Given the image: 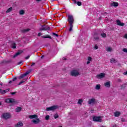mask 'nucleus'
I'll use <instances>...</instances> for the list:
<instances>
[{
	"label": "nucleus",
	"instance_id": "f257e3e1",
	"mask_svg": "<svg viewBox=\"0 0 127 127\" xmlns=\"http://www.w3.org/2000/svg\"><path fill=\"white\" fill-rule=\"evenodd\" d=\"M67 21L69 24H73L74 23V16L73 15H68Z\"/></svg>",
	"mask_w": 127,
	"mask_h": 127
},
{
	"label": "nucleus",
	"instance_id": "f03ea898",
	"mask_svg": "<svg viewBox=\"0 0 127 127\" xmlns=\"http://www.w3.org/2000/svg\"><path fill=\"white\" fill-rule=\"evenodd\" d=\"M2 118L4 119V120H8V119L11 118V115L9 113H4L2 115Z\"/></svg>",
	"mask_w": 127,
	"mask_h": 127
},
{
	"label": "nucleus",
	"instance_id": "7ed1b4c3",
	"mask_svg": "<svg viewBox=\"0 0 127 127\" xmlns=\"http://www.w3.org/2000/svg\"><path fill=\"white\" fill-rule=\"evenodd\" d=\"M71 76L72 77H78L80 75V73L76 70H73L70 72Z\"/></svg>",
	"mask_w": 127,
	"mask_h": 127
},
{
	"label": "nucleus",
	"instance_id": "20e7f679",
	"mask_svg": "<svg viewBox=\"0 0 127 127\" xmlns=\"http://www.w3.org/2000/svg\"><path fill=\"white\" fill-rule=\"evenodd\" d=\"M93 122H96V123H101L102 122V119H101V117L100 116H94L93 118Z\"/></svg>",
	"mask_w": 127,
	"mask_h": 127
},
{
	"label": "nucleus",
	"instance_id": "39448f33",
	"mask_svg": "<svg viewBox=\"0 0 127 127\" xmlns=\"http://www.w3.org/2000/svg\"><path fill=\"white\" fill-rule=\"evenodd\" d=\"M57 108H58V106L54 105V106L47 108L46 109V111H55V110H56Z\"/></svg>",
	"mask_w": 127,
	"mask_h": 127
},
{
	"label": "nucleus",
	"instance_id": "423d86ee",
	"mask_svg": "<svg viewBox=\"0 0 127 127\" xmlns=\"http://www.w3.org/2000/svg\"><path fill=\"white\" fill-rule=\"evenodd\" d=\"M5 103H8L10 104H12V103H14V99L13 98H7L5 101Z\"/></svg>",
	"mask_w": 127,
	"mask_h": 127
},
{
	"label": "nucleus",
	"instance_id": "0eeeda50",
	"mask_svg": "<svg viewBox=\"0 0 127 127\" xmlns=\"http://www.w3.org/2000/svg\"><path fill=\"white\" fill-rule=\"evenodd\" d=\"M105 73H101L100 74L97 75L96 78L97 79H103V78L105 77Z\"/></svg>",
	"mask_w": 127,
	"mask_h": 127
},
{
	"label": "nucleus",
	"instance_id": "6e6552de",
	"mask_svg": "<svg viewBox=\"0 0 127 127\" xmlns=\"http://www.w3.org/2000/svg\"><path fill=\"white\" fill-rule=\"evenodd\" d=\"M88 104L89 105H94L96 104V99L95 98L89 99L88 101Z\"/></svg>",
	"mask_w": 127,
	"mask_h": 127
},
{
	"label": "nucleus",
	"instance_id": "1a4fd4ad",
	"mask_svg": "<svg viewBox=\"0 0 127 127\" xmlns=\"http://www.w3.org/2000/svg\"><path fill=\"white\" fill-rule=\"evenodd\" d=\"M40 30L41 31H47V30H50V27L47 26L45 27H42L40 29Z\"/></svg>",
	"mask_w": 127,
	"mask_h": 127
},
{
	"label": "nucleus",
	"instance_id": "9d476101",
	"mask_svg": "<svg viewBox=\"0 0 127 127\" xmlns=\"http://www.w3.org/2000/svg\"><path fill=\"white\" fill-rule=\"evenodd\" d=\"M23 52L22 51H19L17 53H15L13 56V58H15L16 57H17L19 55H20L21 53H22Z\"/></svg>",
	"mask_w": 127,
	"mask_h": 127
},
{
	"label": "nucleus",
	"instance_id": "9b49d317",
	"mask_svg": "<svg viewBox=\"0 0 127 127\" xmlns=\"http://www.w3.org/2000/svg\"><path fill=\"white\" fill-rule=\"evenodd\" d=\"M32 123L35 125H37V124H39V123H40V120H39V118H37L36 120H32Z\"/></svg>",
	"mask_w": 127,
	"mask_h": 127
},
{
	"label": "nucleus",
	"instance_id": "f8f14e48",
	"mask_svg": "<svg viewBox=\"0 0 127 127\" xmlns=\"http://www.w3.org/2000/svg\"><path fill=\"white\" fill-rule=\"evenodd\" d=\"M23 126V123H22V122L20 121L17 123V124L15 125L14 127H22Z\"/></svg>",
	"mask_w": 127,
	"mask_h": 127
},
{
	"label": "nucleus",
	"instance_id": "ddd939ff",
	"mask_svg": "<svg viewBox=\"0 0 127 127\" xmlns=\"http://www.w3.org/2000/svg\"><path fill=\"white\" fill-rule=\"evenodd\" d=\"M104 86L107 88H110L111 87V82L108 81L104 83Z\"/></svg>",
	"mask_w": 127,
	"mask_h": 127
},
{
	"label": "nucleus",
	"instance_id": "4468645a",
	"mask_svg": "<svg viewBox=\"0 0 127 127\" xmlns=\"http://www.w3.org/2000/svg\"><path fill=\"white\" fill-rule=\"evenodd\" d=\"M111 6H119V3L118 2H113L111 4Z\"/></svg>",
	"mask_w": 127,
	"mask_h": 127
},
{
	"label": "nucleus",
	"instance_id": "2eb2a0df",
	"mask_svg": "<svg viewBox=\"0 0 127 127\" xmlns=\"http://www.w3.org/2000/svg\"><path fill=\"white\" fill-rule=\"evenodd\" d=\"M29 118L31 119H37V118H38V116H37V115H32L29 116Z\"/></svg>",
	"mask_w": 127,
	"mask_h": 127
},
{
	"label": "nucleus",
	"instance_id": "dca6fc26",
	"mask_svg": "<svg viewBox=\"0 0 127 127\" xmlns=\"http://www.w3.org/2000/svg\"><path fill=\"white\" fill-rule=\"evenodd\" d=\"M117 23L118 25H120V26H124V25H125V23H122L120 20L117 21Z\"/></svg>",
	"mask_w": 127,
	"mask_h": 127
},
{
	"label": "nucleus",
	"instance_id": "f3484780",
	"mask_svg": "<svg viewBox=\"0 0 127 127\" xmlns=\"http://www.w3.org/2000/svg\"><path fill=\"white\" fill-rule=\"evenodd\" d=\"M22 108H21V107H17L15 109V111L16 112V113H19L21 111Z\"/></svg>",
	"mask_w": 127,
	"mask_h": 127
},
{
	"label": "nucleus",
	"instance_id": "a211bd4d",
	"mask_svg": "<svg viewBox=\"0 0 127 127\" xmlns=\"http://www.w3.org/2000/svg\"><path fill=\"white\" fill-rule=\"evenodd\" d=\"M114 115L115 117H120V116H121V112L119 111H116V112L114 113Z\"/></svg>",
	"mask_w": 127,
	"mask_h": 127
},
{
	"label": "nucleus",
	"instance_id": "6ab92c4d",
	"mask_svg": "<svg viewBox=\"0 0 127 127\" xmlns=\"http://www.w3.org/2000/svg\"><path fill=\"white\" fill-rule=\"evenodd\" d=\"M42 38H49L50 39H52V37L50 36L49 35H46L45 36H42Z\"/></svg>",
	"mask_w": 127,
	"mask_h": 127
},
{
	"label": "nucleus",
	"instance_id": "aec40b11",
	"mask_svg": "<svg viewBox=\"0 0 127 127\" xmlns=\"http://www.w3.org/2000/svg\"><path fill=\"white\" fill-rule=\"evenodd\" d=\"M111 63H117L118 62V61L117 60L115 59V58H112L110 60Z\"/></svg>",
	"mask_w": 127,
	"mask_h": 127
},
{
	"label": "nucleus",
	"instance_id": "412c9836",
	"mask_svg": "<svg viewBox=\"0 0 127 127\" xmlns=\"http://www.w3.org/2000/svg\"><path fill=\"white\" fill-rule=\"evenodd\" d=\"M121 89L122 90L126 89V88H127V83H124V84H122L121 86Z\"/></svg>",
	"mask_w": 127,
	"mask_h": 127
},
{
	"label": "nucleus",
	"instance_id": "4be33fe9",
	"mask_svg": "<svg viewBox=\"0 0 127 127\" xmlns=\"http://www.w3.org/2000/svg\"><path fill=\"white\" fill-rule=\"evenodd\" d=\"M27 81V78H24L23 80L21 81L19 83L18 85H21L23 83H24V82H26Z\"/></svg>",
	"mask_w": 127,
	"mask_h": 127
},
{
	"label": "nucleus",
	"instance_id": "5701e85b",
	"mask_svg": "<svg viewBox=\"0 0 127 127\" xmlns=\"http://www.w3.org/2000/svg\"><path fill=\"white\" fill-rule=\"evenodd\" d=\"M11 47L13 49H15V48H16V44H15V43L11 44Z\"/></svg>",
	"mask_w": 127,
	"mask_h": 127
},
{
	"label": "nucleus",
	"instance_id": "b1692460",
	"mask_svg": "<svg viewBox=\"0 0 127 127\" xmlns=\"http://www.w3.org/2000/svg\"><path fill=\"white\" fill-rule=\"evenodd\" d=\"M69 31H72V29H73V24H69Z\"/></svg>",
	"mask_w": 127,
	"mask_h": 127
},
{
	"label": "nucleus",
	"instance_id": "393cba45",
	"mask_svg": "<svg viewBox=\"0 0 127 127\" xmlns=\"http://www.w3.org/2000/svg\"><path fill=\"white\" fill-rule=\"evenodd\" d=\"M11 10H12V7H10V8H8L6 11V13H8V12H10Z\"/></svg>",
	"mask_w": 127,
	"mask_h": 127
},
{
	"label": "nucleus",
	"instance_id": "a878e982",
	"mask_svg": "<svg viewBox=\"0 0 127 127\" xmlns=\"http://www.w3.org/2000/svg\"><path fill=\"white\" fill-rule=\"evenodd\" d=\"M101 36H102V37H103V38H106V37H107V34L104 33H102L101 34Z\"/></svg>",
	"mask_w": 127,
	"mask_h": 127
},
{
	"label": "nucleus",
	"instance_id": "bb28decb",
	"mask_svg": "<svg viewBox=\"0 0 127 127\" xmlns=\"http://www.w3.org/2000/svg\"><path fill=\"white\" fill-rule=\"evenodd\" d=\"M30 72H31V69H30L28 71H27L25 73H24V75L25 76H27V75H28V74H29V73H30Z\"/></svg>",
	"mask_w": 127,
	"mask_h": 127
},
{
	"label": "nucleus",
	"instance_id": "cd10ccee",
	"mask_svg": "<svg viewBox=\"0 0 127 127\" xmlns=\"http://www.w3.org/2000/svg\"><path fill=\"white\" fill-rule=\"evenodd\" d=\"M82 103H83L82 99H79L77 102V104H78V105H81Z\"/></svg>",
	"mask_w": 127,
	"mask_h": 127
},
{
	"label": "nucleus",
	"instance_id": "c85d7f7f",
	"mask_svg": "<svg viewBox=\"0 0 127 127\" xmlns=\"http://www.w3.org/2000/svg\"><path fill=\"white\" fill-rule=\"evenodd\" d=\"M95 89L96 90H100L101 89V85L100 84H98L96 86Z\"/></svg>",
	"mask_w": 127,
	"mask_h": 127
},
{
	"label": "nucleus",
	"instance_id": "c756f323",
	"mask_svg": "<svg viewBox=\"0 0 127 127\" xmlns=\"http://www.w3.org/2000/svg\"><path fill=\"white\" fill-rule=\"evenodd\" d=\"M24 77H25V75H24V73L21 74L18 78V79H22Z\"/></svg>",
	"mask_w": 127,
	"mask_h": 127
},
{
	"label": "nucleus",
	"instance_id": "7c9ffc66",
	"mask_svg": "<svg viewBox=\"0 0 127 127\" xmlns=\"http://www.w3.org/2000/svg\"><path fill=\"white\" fill-rule=\"evenodd\" d=\"M19 14H21V15H22L23 14H24V10H20L19 11Z\"/></svg>",
	"mask_w": 127,
	"mask_h": 127
},
{
	"label": "nucleus",
	"instance_id": "2f4dec72",
	"mask_svg": "<svg viewBox=\"0 0 127 127\" xmlns=\"http://www.w3.org/2000/svg\"><path fill=\"white\" fill-rule=\"evenodd\" d=\"M27 31H29V29H25L22 30V32H27Z\"/></svg>",
	"mask_w": 127,
	"mask_h": 127
},
{
	"label": "nucleus",
	"instance_id": "473e14b6",
	"mask_svg": "<svg viewBox=\"0 0 127 127\" xmlns=\"http://www.w3.org/2000/svg\"><path fill=\"white\" fill-rule=\"evenodd\" d=\"M76 3L78 6H81V5H82V2L81 1H77Z\"/></svg>",
	"mask_w": 127,
	"mask_h": 127
},
{
	"label": "nucleus",
	"instance_id": "72a5a7b5",
	"mask_svg": "<svg viewBox=\"0 0 127 127\" xmlns=\"http://www.w3.org/2000/svg\"><path fill=\"white\" fill-rule=\"evenodd\" d=\"M107 51H108V52H111V51H112V48L111 47L108 48L107 49Z\"/></svg>",
	"mask_w": 127,
	"mask_h": 127
},
{
	"label": "nucleus",
	"instance_id": "f704fd0d",
	"mask_svg": "<svg viewBox=\"0 0 127 127\" xmlns=\"http://www.w3.org/2000/svg\"><path fill=\"white\" fill-rule=\"evenodd\" d=\"M49 118H50L49 115H47L45 117V120H46V121H48V120H49Z\"/></svg>",
	"mask_w": 127,
	"mask_h": 127
},
{
	"label": "nucleus",
	"instance_id": "c9c22d12",
	"mask_svg": "<svg viewBox=\"0 0 127 127\" xmlns=\"http://www.w3.org/2000/svg\"><path fill=\"white\" fill-rule=\"evenodd\" d=\"M54 118L55 119H58V118H59V116L58 115V114H56L54 115Z\"/></svg>",
	"mask_w": 127,
	"mask_h": 127
},
{
	"label": "nucleus",
	"instance_id": "e433bc0d",
	"mask_svg": "<svg viewBox=\"0 0 127 127\" xmlns=\"http://www.w3.org/2000/svg\"><path fill=\"white\" fill-rule=\"evenodd\" d=\"M123 51L124 52H126V53H127V48H124L123 49Z\"/></svg>",
	"mask_w": 127,
	"mask_h": 127
},
{
	"label": "nucleus",
	"instance_id": "4c0bfd02",
	"mask_svg": "<svg viewBox=\"0 0 127 127\" xmlns=\"http://www.w3.org/2000/svg\"><path fill=\"white\" fill-rule=\"evenodd\" d=\"M11 62H12L11 60H9L6 61V63H11Z\"/></svg>",
	"mask_w": 127,
	"mask_h": 127
},
{
	"label": "nucleus",
	"instance_id": "58836bf2",
	"mask_svg": "<svg viewBox=\"0 0 127 127\" xmlns=\"http://www.w3.org/2000/svg\"><path fill=\"white\" fill-rule=\"evenodd\" d=\"M53 35H55V36H57V37H58L59 35L55 33H53Z\"/></svg>",
	"mask_w": 127,
	"mask_h": 127
},
{
	"label": "nucleus",
	"instance_id": "ea45409f",
	"mask_svg": "<svg viewBox=\"0 0 127 127\" xmlns=\"http://www.w3.org/2000/svg\"><path fill=\"white\" fill-rule=\"evenodd\" d=\"M29 58H30V56H29V55H28L27 57H26L25 58V59H26V60H28V59Z\"/></svg>",
	"mask_w": 127,
	"mask_h": 127
},
{
	"label": "nucleus",
	"instance_id": "a19ab883",
	"mask_svg": "<svg viewBox=\"0 0 127 127\" xmlns=\"http://www.w3.org/2000/svg\"><path fill=\"white\" fill-rule=\"evenodd\" d=\"M16 80H17V78H16V77H15L12 79L13 82H14V81H16Z\"/></svg>",
	"mask_w": 127,
	"mask_h": 127
},
{
	"label": "nucleus",
	"instance_id": "79ce46f5",
	"mask_svg": "<svg viewBox=\"0 0 127 127\" xmlns=\"http://www.w3.org/2000/svg\"><path fill=\"white\" fill-rule=\"evenodd\" d=\"M95 40H99L100 38L99 37H94Z\"/></svg>",
	"mask_w": 127,
	"mask_h": 127
},
{
	"label": "nucleus",
	"instance_id": "37998d69",
	"mask_svg": "<svg viewBox=\"0 0 127 127\" xmlns=\"http://www.w3.org/2000/svg\"><path fill=\"white\" fill-rule=\"evenodd\" d=\"M88 61H92V57H89L88 58Z\"/></svg>",
	"mask_w": 127,
	"mask_h": 127
},
{
	"label": "nucleus",
	"instance_id": "c03bdc74",
	"mask_svg": "<svg viewBox=\"0 0 127 127\" xmlns=\"http://www.w3.org/2000/svg\"><path fill=\"white\" fill-rule=\"evenodd\" d=\"M0 92H1V94H4V91L1 90V89H0Z\"/></svg>",
	"mask_w": 127,
	"mask_h": 127
},
{
	"label": "nucleus",
	"instance_id": "a18cd8bd",
	"mask_svg": "<svg viewBox=\"0 0 127 127\" xmlns=\"http://www.w3.org/2000/svg\"><path fill=\"white\" fill-rule=\"evenodd\" d=\"M21 64H22V62L21 61L18 63L17 65H21Z\"/></svg>",
	"mask_w": 127,
	"mask_h": 127
},
{
	"label": "nucleus",
	"instance_id": "49530a36",
	"mask_svg": "<svg viewBox=\"0 0 127 127\" xmlns=\"http://www.w3.org/2000/svg\"><path fill=\"white\" fill-rule=\"evenodd\" d=\"M72 1L73 2V3H77V0H72Z\"/></svg>",
	"mask_w": 127,
	"mask_h": 127
},
{
	"label": "nucleus",
	"instance_id": "de8ad7c7",
	"mask_svg": "<svg viewBox=\"0 0 127 127\" xmlns=\"http://www.w3.org/2000/svg\"><path fill=\"white\" fill-rule=\"evenodd\" d=\"M94 48L95 49H98V48H99V47H98V46H97V45H95V46L94 47Z\"/></svg>",
	"mask_w": 127,
	"mask_h": 127
},
{
	"label": "nucleus",
	"instance_id": "09e8293b",
	"mask_svg": "<svg viewBox=\"0 0 127 127\" xmlns=\"http://www.w3.org/2000/svg\"><path fill=\"white\" fill-rule=\"evenodd\" d=\"M16 93V92H12L11 93V95H15V94Z\"/></svg>",
	"mask_w": 127,
	"mask_h": 127
},
{
	"label": "nucleus",
	"instance_id": "8fccbe9b",
	"mask_svg": "<svg viewBox=\"0 0 127 127\" xmlns=\"http://www.w3.org/2000/svg\"><path fill=\"white\" fill-rule=\"evenodd\" d=\"M41 34H42L41 33H39L38 34V36H41Z\"/></svg>",
	"mask_w": 127,
	"mask_h": 127
},
{
	"label": "nucleus",
	"instance_id": "3c124183",
	"mask_svg": "<svg viewBox=\"0 0 127 127\" xmlns=\"http://www.w3.org/2000/svg\"><path fill=\"white\" fill-rule=\"evenodd\" d=\"M124 75H127V70L124 73Z\"/></svg>",
	"mask_w": 127,
	"mask_h": 127
},
{
	"label": "nucleus",
	"instance_id": "603ef678",
	"mask_svg": "<svg viewBox=\"0 0 127 127\" xmlns=\"http://www.w3.org/2000/svg\"><path fill=\"white\" fill-rule=\"evenodd\" d=\"M124 38L127 39V34H126V35L124 36Z\"/></svg>",
	"mask_w": 127,
	"mask_h": 127
},
{
	"label": "nucleus",
	"instance_id": "864d4df0",
	"mask_svg": "<svg viewBox=\"0 0 127 127\" xmlns=\"http://www.w3.org/2000/svg\"><path fill=\"white\" fill-rule=\"evenodd\" d=\"M3 91H4V94H5V93H6L7 90H3Z\"/></svg>",
	"mask_w": 127,
	"mask_h": 127
},
{
	"label": "nucleus",
	"instance_id": "5fc2aeb1",
	"mask_svg": "<svg viewBox=\"0 0 127 127\" xmlns=\"http://www.w3.org/2000/svg\"><path fill=\"white\" fill-rule=\"evenodd\" d=\"M90 63H91V62L90 61L87 62V64H90Z\"/></svg>",
	"mask_w": 127,
	"mask_h": 127
},
{
	"label": "nucleus",
	"instance_id": "6e6d98bb",
	"mask_svg": "<svg viewBox=\"0 0 127 127\" xmlns=\"http://www.w3.org/2000/svg\"><path fill=\"white\" fill-rule=\"evenodd\" d=\"M35 64L34 63H32V66H33V65H35Z\"/></svg>",
	"mask_w": 127,
	"mask_h": 127
},
{
	"label": "nucleus",
	"instance_id": "4d7b16f0",
	"mask_svg": "<svg viewBox=\"0 0 127 127\" xmlns=\"http://www.w3.org/2000/svg\"><path fill=\"white\" fill-rule=\"evenodd\" d=\"M12 81H11V80H10V81H9V84H11V83H12Z\"/></svg>",
	"mask_w": 127,
	"mask_h": 127
},
{
	"label": "nucleus",
	"instance_id": "13d9d810",
	"mask_svg": "<svg viewBox=\"0 0 127 127\" xmlns=\"http://www.w3.org/2000/svg\"><path fill=\"white\" fill-rule=\"evenodd\" d=\"M113 127H117V125H113Z\"/></svg>",
	"mask_w": 127,
	"mask_h": 127
},
{
	"label": "nucleus",
	"instance_id": "bf43d9fd",
	"mask_svg": "<svg viewBox=\"0 0 127 127\" xmlns=\"http://www.w3.org/2000/svg\"><path fill=\"white\" fill-rule=\"evenodd\" d=\"M0 86H2V82H0Z\"/></svg>",
	"mask_w": 127,
	"mask_h": 127
},
{
	"label": "nucleus",
	"instance_id": "052dcab7",
	"mask_svg": "<svg viewBox=\"0 0 127 127\" xmlns=\"http://www.w3.org/2000/svg\"><path fill=\"white\" fill-rule=\"evenodd\" d=\"M118 81H119V82H122V80L121 79H119Z\"/></svg>",
	"mask_w": 127,
	"mask_h": 127
},
{
	"label": "nucleus",
	"instance_id": "680f3d73",
	"mask_svg": "<svg viewBox=\"0 0 127 127\" xmlns=\"http://www.w3.org/2000/svg\"><path fill=\"white\" fill-rule=\"evenodd\" d=\"M44 57V56H43H43H41V58H42V59Z\"/></svg>",
	"mask_w": 127,
	"mask_h": 127
},
{
	"label": "nucleus",
	"instance_id": "e2e57ef3",
	"mask_svg": "<svg viewBox=\"0 0 127 127\" xmlns=\"http://www.w3.org/2000/svg\"><path fill=\"white\" fill-rule=\"evenodd\" d=\"M91 113H94V110L91 111Z\"/></svg>",
	"mask_w": 127,
	"mask_h": 127
},
{
	"label": "nucleus",
	"instance_id": "0e129e2a",
	"mask_svg": "<svg viewBox=\"0 0 127 127\" xmlns=\"http://www.w3.org/2000/svg\"><path fill=\"white\" fill-rule=\"evenodd\" d=\"M122 122H125V119H122Z\"/></svg>",
	"mask_w": 127,
	"mask_h": 127
},
{
	"label": "nucleus",
	"instance_id": "69168bd1",
	"mask_svg": "<svg viewBox=\"0 0 127 127\" xmlns=\"http://www.w3.org/2000/svg\"><path fill=\"white\" fill-rule=\"evenodd\" d=\"M37 1H40L41 0H36Z\"/></svg>",
	"mask_w": 127,
	"mask_h": 127
},
{
	"label": "nucleus",
	"instance_id": "338daca9",
	"mask_svg": "<svg viewBox=\"0 0 127 127\" xmlns=\"http://www.w3.org/2000/svg\"><path fill=\"white\" fill-rule=\"evenodd\" d=\"M0 106H1V102H0Z\"/></svg>",
	"mask_w": 127,
	"mask_h": 127
},
{
	"label": "nucleus",
	"instance_id": "774afa93",
	"mask_svg": "<svg viewBox=\"0 0 127 127\" xmlns=\"http://www.w3.org/2000/svg\"><path fill=\"white\" fill-rule=\"evenodd\" d=\"M64 60H66V59H64Z\"/></svg>",
	"mask_w": 127,
	"mask_h": 127
}]
</instances>
